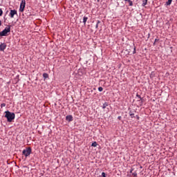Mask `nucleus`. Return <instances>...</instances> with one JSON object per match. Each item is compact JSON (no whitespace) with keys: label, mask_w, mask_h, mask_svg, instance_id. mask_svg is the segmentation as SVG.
Listing matches in <instances>:
<instances>
[{"label":"nucleus","mask_w":177,"mask_h":177,"mask_svg":"<svg viewBox=\"0 0 177 177\" xmlns=\"http://www.w3.org/2000/svg\"><path fill=\"white\" fill-rule=\"evenodd\" d=\"M5 114V118H7L8 122H12V121H13L16 117L15 113H11L9 111H6Z\"/></svg>","instance_id":"f257e3e1"},{"label":"nucleus","mask_w":177,"mask_h":177,"mask_svg":"<svg viewBox=\"0 0 177 177\" xmlns=\"http://www.w3.org/2000/svg\"><path fill=\"white\" fill-rule=\"evenodd\" d=\"M32 150L31 149V147H28L26 149H24L22 151V154L25 156V157H28L30 154H31Z\"/></svg>","instance_id":"f03ea898"},{"label":"nucleus","mask_w":177,"mask_h":177,"mask_svg":"<svg viewBox=\"0 0 177 177\" xmlns=\"http://www.w3.org/2000/svg\"><path fill=\"white\" fill-rule=\"evenodd\" d=\"M8 32H10V26L6 27L3 31L0 32L1 37H6Z\"/></svg>","instance_id":"7ed1b4c3"},{"label":"nucleus","mask_w":177,"mask_h":177,"mask_svg":"<svg viewBox=\"0 0 177 177\" xmlns=\"http://www.w3.org/2000/svg\"><path fill=\"white\" fill-rule=\"evenodd\" d=\"M25 8H26V0H21L20 7H19V12H24Z\"/></svg>","instance_id":"20e7f679"},{"label":"nucleus","mask_w":177,"mask_h":177,"mask_svg":"<svg viewBox=\"0 0 177 177\" xmlns=\"http://www.w3.org/2000/svg\"><path fill=\"white\" fill-rule=\"evenodd\" d=\"M15 15H17V10H11L10 12V17H11V19H13V17H15Z\"/></svg>","instance_id":"39448f33"},{"label":"nucleus","mask_w":177,"mask_h":177,"mask_svg":"<svg viewBox=\"0 0 177 177\" xmlns=\"http://www.w3.org/2000/svg\"><path fill=\"white\" fill-rule=\"evenodd\" d=\"M6 44L5 43H1L0 44V52H3V50H5V49H6Z\"/></svg>","instance_id":"423d86ee"},{"label":"nucleus","mask_w":177,"mask_h":177,"mask_svg":"<svg viewBox=\"0 0 177 177\" xmlns=\"http://www.w3.org/2000/svg\"><path fill=\"white\" fill-rule=\"evenodd\" d=\"M66 121H68V122H71V121H73V115H66Z\"/></svg>","instance_id":"0eeeda50"},{"label":"nucleus","mask_w":177,"mask_h":177,"mask_svg":"<svg viewBox=\"0 0 177 177\" xmlns=\"http://www.w3.org/2000/svg\"><path fill=\"white\" fill-rule=\"evenodd\" d=\"M87 21H88V17H84V18H83L84 24H86Z\"/></svg>","instance_id":"6e6552de"},{"label":"nucleus","mask_w":177,"mask_h":177,"mask_svg":"<svg viewBox=\"0 0 177 177\" xmlns=\"http://www.w3.org/2000/svg\"><path fill=\"white\" fill-rule=\"evenodd\" d=\"M149 0H142V6H146L147 5V1Z\"/></svg>","instance_id":"1a4fd4ad"},{"label":"nucleus","mask_w":177,"mask_h":177,"mask_svg":"<svg viewBox=\"0 0 177 177\" xmlns=\"http://www.w3.org/2000/svg\"><path fill=\"white\" fill-rule=\"evenodd\" d=\"M43 77H44V80H46V78L49 77V75H48V73H44Z\"/></svg>","instance_id":"9d476101"},{"label":"nucleus","mask_w":177,"mask_h":177,"mask_svg":"<svg viewBox=\"0 0 177 177\" xmlns=\"http://www.w3.org/2000/svg\"><path fill=\"white\" fill-rule=\"evenodd\" d=\"M131 118H135V114L134 113H131V111L129 113Z\"/></svg>","instance_id":"9b49d317"},{"label":"nucleus","mask_w":177,"mask_h":177,"mask_svg":"<svg viewBox=\"0 0 177 177\" xmlns=\"http://www.w3.org/2000/svg\"><path fill=\"white\" fill-rule=\"evenodd\" d=\"M91 146H92L93 147H96V146H97V142H93L92 145H91Z\"/></svg>","instance_id":"f8f14e48"},{"label":"nucleus","mask_w":177,"mask_h":177,"mask_svg":"<svg viewBox=\"0 0 177 177\" xmlns=\"http://www.w3.org/2000/svg\"><path fill=\"white\" fill-rule=\"evenodd\" d=\"M171 3H172V0H168L167 5H171Z\"/></svg>","instance_id":"ddd939ff"},{"label":"nucleus","mask_w":177,"mask_h":177,"mask_svg":"<svg viewBox=\"0 0 177 177\" xmlns=\"http://www.w3.org/2000/svg\"><path fill=\"white\" fill-rule=\"evenodd\" d=\"M129 6H133V3L132 2V1H129Z\"/></svg>","instance_id":"4468645a"},{"label":"nucleus","mask_w":177,"mask_h":177,"mask_svg":"<svg viewBox=\"0 0 177 177\" xmlns=\"http://www.w3.org/2000/svg\"><path fill=\"white\" fill-rule=\"evenodd\" d=\"M136 96H137V97H138V99H140V100H138V102L142 100V97H140V95H139V94H137Z\"/></svg>","instance_id":"2eb2a0df"},{"label":"nucleus","mask_w":177,"mask_h":177,"mask_svg":"<svg viewBox=\"0 0 177 177\" xmlns=\"http://www.w3.org/2000/svg\"><path fill=\"white\" fill-rule=\"evenodd\" d=\"M98 91H99V92H102L103 91V87H99Z\"/></svg>","instance_id":"dca6fc26"},{"label":"nucleus","mask_w":177,"mask_h":177,"mask_svg":"<svg viewBox=\"0 0 177 177\" xmlns=\"http://www.w3.org/2000/svg\"><path fill=\"white\" fill-rule=\"evenodd\" d=\"M107 107V103H104L102 106V109H106Z\"/></svg>","instance_id":"f3484780"},{"label":"nucleus","mask_w":177,"mask_h":177,"mask_svg":"<svg viewBox=\"0 0 177 177\" xmlns=\"http://www.w3.org/2000/svg\"><path fill=\"white\" fill-rule=\"evenodd\" d=\"M99 23H100V21H97L95 28H97L99 27Z\"/></svg>","instance_id":"a211bd4d"},{"label":"nucleus","mask_w":177,"mask_h":177,"mask_svg":"<svg viewBox=\"0 0 177 177\" xmlns=\"http://www.w3.org/2000/svg\"><path fill=\"white\" fill-rule=\"evenodd\" d=\"M2 15H3V11L0 8V16H2Z\"/></svg>","instance_id":"6ab92c4d"},{"label":"nucleus","mask_w":177,"mask_h":177,"mask_svg":"<svg viewBox=\"0 0 177 177\" xmlns=\"http://www.w3.org/2000/svg\"><path fill=\"white\" fill-rule=\"evenodd\" d=\"M6 104H5V103H3V104H1V108L2 107H6Z\"/></svg>","instance_id":"aec40b11"},{"label":"nucleus","mask_w":177,"mask_h":177,"mask_svg":"<svg viewBox=\"0 0 177 177\" xmlns=\"http://www.w3.org/2000/svg\"><path fill=\"white\" fill-rule=\"evenodd\" d=\"M133 176L134 177H137V176H138V173L133 172Z\"/></svg>","instance_id":"412c9836"},{"label":"nucleus","mask_w":177,"mask_h":177,"mask_svg":"<svg viewBox=\"0 0 177 177\" xmlns=\"http://www.w3.org/2000/svg\"><path fill=\"white\" fill-rule=\"evenodd\" d=\"M133 54L136 53V47H134V50H133Z\"/></svg>","instance_id":"4be33fe9"},{"label":"nucleus","mask_w":177,"mask_h":177,"mask_svg":"<svg viewBox=\"0 0 177 177\" xmlns=\"http://www.w3.org/2000/svg\"><path fill=\"white\" fill-rule=\"evenodd\" d=\"M156 42H158V39H155V41H154V43H153V45H156Z\"/></svg>","instance_id":"5701e85b"},{"label":"nucleus","mask_w":177,"mask_h":177,"mask_svg":"<svg viewBox=\"0 0 177 177\" xmlns=\"http://www.w3.org/2000/svg\"><path fill=\"white\" fill-rule=\"evenodd\" d=\"M125 2H129L131 0H124Z\"/></svg>","instance_id":"b1692460"},{"label":"nucleus","mask_w":177,"mask_h":177,"mask_svg":"<svg viewBox=\"0 0 177 177\" xmlns=\"http://www.w3.org/2000/svg\"><path fill=\"white\" fill-rule=\"evenodd\" d=\"M136 118H137V120H139V116L136 115Z\"/></svg>","instance_id":"393cba45"},{"label":"nucleus","mask_w":177,"mask_h":177,"mask_svg":"<svg viewBox=\"0 0 177 177\" xmlns=\"http://www.w3.org/2000/svg\"><path fill=\"white\" fill-rule=\"evenodd\" d=\"M2 26V22L0 21V26Z\"/></svg>","instance_id":"a878e982"},{"label":"nucleus","mask_w":177,"mask_h":177,"mask_svg":"<svg viewBox=\"0 0 177 177\" xmlns=\"http://www.w3.org/2000/svg\"><path fill=\"white\" fill-rule=\"evenodd\" d=\"M118 120H121V116H119V117H118Z\"/></svg>","instance_id":"bb28decb"},{"label":"nucleus","mask_w":177,"mask_h":177,"mask_svg":"<svg viewBox=\"0 0 177 177\" xmlns=\"http://www.w3.org/2000/svg\"><path fill=\"white\" fill-rule=\"evenodd\" d=\"M131 114H133V113H132V111H131Z\"/></svg>","instance_id":"cd10ccee"}]
</instances>
